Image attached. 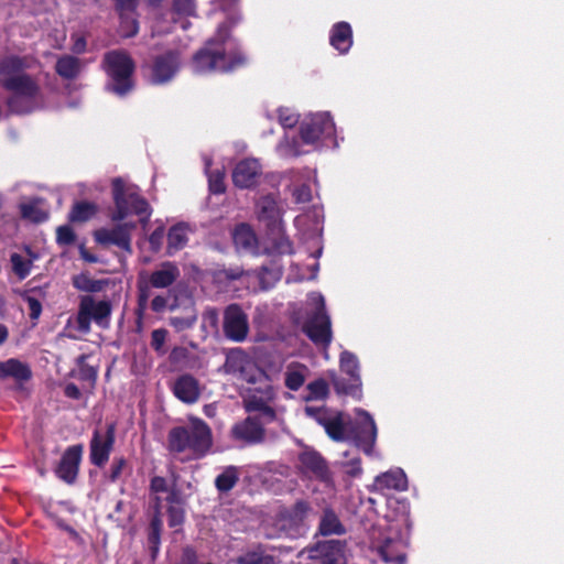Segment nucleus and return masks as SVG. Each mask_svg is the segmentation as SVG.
Here are the masks:
<instances>
[{
  "label": "nucleus",
  "mask_w": 564,
  "mask_h": 564,
  "mask_svg": "<svg viewBox=\"0 0 564 564\" xmlns=\"http://www.w3.org/2000/svg\"><path fill=\"white\" fill-rule=\"evenodd\" d=\"M262 167L257 159H245L238 162L232 171L234 184L240 188H250L258 184Z\"/></svg>",
  "instance_id": "2eb2a0df"
},
{
  "label": "nucleus",
  "mask_w": 564,
  "mask_h": 564,
  "mask_svg": "<svg viewBox=\"0 0 564 564\" xmlns=\"http://www.w3.org/2000/svg\"><path fill=\"white\" fill-rule=\"evenodd\" d=\"M310 301L316 312L305 323L304 332L315 344L327 347L332 341V328L329 316L325 312L324 297L318 293H312Z\"/></svg>",
  "instance_id": "9d476101"
},
{
  "label": "nucleus",
  "mask_w": 564,
  "mask_h": 564,
  "mask_svg": "<svg viewBox=\"0 0 564 564\" xmlns=\"http://www.w3.org/2000/svg\"><path fill=\"white\" fill-rule=\"evenodd\" d=\"M112 193L116 209L111 218L120 224L112 228L97 229L94 236L98 243L115 245L131 253V231L135 228V224L126 220L129 216L137 215L140 224L145 226L151 216V210L149 204L139 196L135 187L127 185L120 178L112 182Z\"/></svg>",
  "instance_id": "f257e3e1"
},
{
  "label": "nucleus",
  "mask_w": 564,
  "mask_h": 564,
  "mask_svg": "<svg viewBox=\"0 0 564 564\" xmlns=\"http://www.w3.org/2000/svg\"><path fill=\"white\" fill-rule=\"evenodd\" d=\"M80 69L82 64L79 59L73 56H63L56 63V72L65 78L75 77Z\"/></svg>",
  "instance_id": "2f4dec72"
},
{
  "label": "nucleus",
  "mask_w": 564,
  "mask_h": 564,
  "mask_svg": "<svg viewBox=\"0 0 564 564\" xmlns=\"http://www.w3.org/2000/svg\"><path fill=\"white\" fill-rule=\"evenodd\" d=\"M169 443L172 451L189 452L193 457H200L212 446V432L199 419H191L187 426L176 427L170 432Z\"/></svg>",
  "instance_id": "39448f33"
},
{
  "label": "nucleus",
  "mask_w": 564,
  "mask_h": 564,
  "mask_svg": "<svg viewBox=\"0 0 564 564\" xmlns=\"http://www.w3.org/2000/svg\"><path fill=\"white\" fill-rule=\"evenodd\" d=\"M319 531L323 535L341 534L344 528L334 512L325 511L321 520Z\"/></svg>",
  "instance_id": "473e14b6"
},
{
  "label": "nucleus",
  "mask_w": 564,
  "mask_h": 564,
  "mask_svg": "<svg viewBox=\"0 0 564 564\" xmlns=\"http://www.w3.org/2000/svg\"><path fill=\"white\" fill-rule=\"evenodd\" d=\"M234 242L238 250L253 252L257 247V237L248 225L238 226L232 235Z\"/></svg>",
  "instance_id": "7c9ffc66"
},
{
  "label": "nucleus",
  "mask_w": 564,
  "mask_h": 564,
  "mask_svg": "<svg viewBox=\"0 0 564 564\" xmlns=\"http://www.w3.org/2000/svg\"><path fill=\"white\" fill-rule=\"evenodd\" d=\"M180 276L178 267L170 261L161 263L151 273L142 272L138 280L139 306L144 308L151 296V288L165 289L172 285Z\"/></svg>",
  "instance_id": "1a4fd4ad"
},
{
  "label": "nucleus",
  "mask_w": 564,
  "mask_h": 564,
  "mask_svg": "<svg viewBox=\"0 0 564 564\" xmlns=\"http://www.w3.org/2000/svg\"><path fill=\"white\" fill-rule=\"evenodd\" d=\"M258 279L261 284V289L265 290L270 288L278 279V273L269 272L267 269H263L261 273L258 274Z\"/></svg>",
  "instance_id": "09e8293b"
},
{
  "label": "nucleus",
  "mask_w": 564,
  "mask_h": 564,
  "mask_svg": "<svg viewBox=\"0 0 564 564\" xmlns=\"http://www.w3.org/2000/svg\"><path fill=\"white\" fill-rule=\"evenodd\" d=\"M302 467L306 473L312 474L317 478H325L327 468L324 459L315 452H304L300 456Z\"/></svg>",
  "instance_id": "c85d7f7f"
},
{
  "label": "nucleus",
  "mask_w": 564,
  "mask_h": 564,
  "mask_svg": "<svg viewBox=\"0 0 564 564\" xmlns=\"http://www.w3.org/2000/svg\"><path fill=\"white\" fill-rule=\"evenodd\" d=\"M332 549L335 550L336 556L328 564H346L341 554V544L339 542H332Z\"/></svg>",
  "instance_id": "13d9d810"
},
{
  "label": "nucleus",
  "mask_w": 564,
  "mask_h": 564,
  "mask_svg": "<svg viewBox=\"0 0 564 564\" xmlns=\"http://www.w3.org/2000/svg\"><path fill=\"white\" fill-rule=\"evenodd\" d=\"M238 564H273L274 560L271 555L264 553L261 547H257L241 555L237 560Z\"/></svg>",
  "instance_id": "72a5a7b5"
},
{
  "label": "nucleus",
  "mask_w": 564,
  "mask_h": 564,
  "mask_svg": "<svg viewBox=\"0 0 564 564\" xmlns=\"http://www.w3.org/2000/svg\"><path fill=\"white\" fill-rule=\"evenodd\" d=\"M25 67V61L19 57H9L0 65L2 84L12 93L9 107L15 112H29L40 106L39 87L22 73Z\"/></svg>",
  "instance_id": "20e7f679"
},
{
  "label": "nucleus",
  "mask_w": 564,
  "mask_h": 564,
  "mask_svg": "<svg viewBox=\"0 0 564 564\" xmlns=\"http://www.w3.org/2000/svg\"><path fill=\"white\" fill-rule=\"evenodd\" d=\"M293 196L296 203H307L311 200V188L307 184H301L293 189Z\"/></svg>",
  "instance_id": "de8ad7c7"
},
{
  "label": "nucleus",
  "mask_w": 564,
  "mask_h": 564,
  "mask_svg": "<svg viewBox=\"0 0 564 564\" xmlns=\"http://www.w3.org/2000/svg\"><path fill=\"white\" fill-rule=\"evenodd\" d=\"M275 250L279 253H291L292 252V243L288 237L281 236L275 243Z\"/></svg>",
  "instance_id": "5fc2aeb1"
},
{
  "label": "nucleus",
  "mask_w": 564,
  "mask_h": 564,
  "mask_svg": "<svg viewBox=\"0 0 564 564\" xmlns=\"http://www.w3.org/2000/svg\"><path fill=\"white\" fill-rule=\"evenodd\" d=\"M83 448L82 446H72L63 455L57 467V475L66 482H73L78 473Z\"/></svg>",
  "instance_id": "4be33fe9"
},
{
  "label": "nucleus",
  "mask_w": 564,
  "mask_h": 564,
  "mask_svg": "<svg viewBox=\"0 0 564 564\" xmlns=\"http://www.w3.org/2000/svg\"><path fill=\"white\" fill-rule=\"evenodd\" d=\"M3 306H4V301H3V299L0 296V312L2 311Z\"/></svg>",
  "instance_id": "0e129e2a"
},
{
  "label": "nucleus",
  "mask_w": 564,
  "mask_h": 564,
  "mask_svg": "<svg viewBox=\"0 0 564 564\" xmlns=\"http://www.w3.org/2000/svg\"><path fill=\"white\" fill-rule=\"evenodd\" d=\"M138 0H119L117 9L120 15V33L124 37H130L138 32V22L135 20V9Z\"/></svg>",
  "instance_id": "412c9836"
},
{
  "label": "nucleus",
  "mask_w": 564,
  "mask_h": 564,
  "mask_svg": "<svg viewBox=\"0 0 564 564\" xmlns=\"http://www.w3.org/2000/svg\"><path fill=\"white\" fill-rule=\"evenodd\" d=\"M151 491L154 496V516L151 521V531L149 534V540L153 545L156 546L160 541V533L162 529L161 502L163 500H174L175 497L178 495L167 486L166 480L162 477H154L151 480Z\"/></svg>",
  "instance_id": "f8f14e48"
},
{
  "label": "nucleus",
  "mask_w": 564,
  "mask_h": 564,
  "mask_svg": "<svg viewBox=\"0 0 564 564\" xmlns=\"http://www.w3.org/2000/svg\"><path fill=\"white\" fill-rule=\"evenodd\" d=\"M25 302L28 304V308L30 311L31 318H33V319L39 318V316L41 315V312H42L41 303L32 296H28L25 299Z\"/></svg>",
  "instance_id": "3c124183"
},
{
  "label": "nucleus",
  "mask_w": 564,
  "mask_h": 564,
  "mask_svg": "<svg viewBox=\"0 0 564 564\" xmlns=\"http://www.w3.org/2000/svg\"><path fill=\"white\" fill-rule=\"evenodd\" d=\"M111 315V305L106 300H97L94 296L80 297L76 318L68 319L67 326L79 334H88L90 324L95 322L100 327H107Z\"/></svg>",
  "instance_id": "423d86ee"
},
{
  "label": "nucleus",
  "mask_w": 564,
  "mask_h": 564,
  "mask_svg": "<svg viewBox=\"0 0 564 564\" xmlns=\"http://www.w3.org/2000/svg\"><path fill=\"white\" fill-rule=\"evenodd\" d=\"M73 285L84 292H99L102 290L104 283L91 279L89 275L82 273L73 278Z\"/></svg>",
  "instance_id": "f704fd0d"
},
{
  "label": "nucleus",
  "mask_w": 564,
  "mask_h": 564,
  "mask_svg": "<svg viewBox=\"0 0 564 564\" xmlns=\"http://www.w3.org/2000/svg\"><path fill=\"white\" fill-rule=\"evenodd\" d=\"M73 51L76 53H82L86 47V39L84 35L76 33L73 35Z\"/></svg>",
  "instance_id": "6e6d98bb"
},
{
  "label": "nucleus",
  "mask_w": 564,
  "mask_h": 564,
  "mask_svg": "<svg viewBox=\"0 0 564 564\" xmlns=\"http://www.w3.org/2000/svg\"><path fill=\"white\" fill-rule=\"evenodd\" d=\"M189 234V227L184 224L173 226L167 234V252L173 254L183 249L188 241Z\"/></svg>",
  "instance_id": "bb28decb"
},
{
  "label": "nucleus",
  "mask_w": 564,
  "mask_h": 564,
  "mask_svg": "<svg viewBox=\"0 0 564 564\" xmlns=\"http://www.w3.org/2000/svg\"><path fill=\"white\" fill-rule=\"evenodd\" d=\"M104 68L110 77L109 90L122 96L132 89L134 64L127 53L121 51L107 53L104 58Z\"/></svg>",
  "instance_id": "0eeeda50"
},
{
  "label": "nucleus",
  "mask_w": 564,
  "mask_h": 564,
  "mask_svg": "<svg viewBox=\"0 0 564 564\" xmlns=\"http://www.w3.org/2000/svg\"><path fill=\"white\" fill-rule=\"evenodd\" d=\"M232 435L239 441L256 443L262 440L263 430L258 422L248 417L232 427Z\"/></svg>",
  "instance_id": "5701e85b"
},
{
  "label": "nucleus",
  "mask_w": 564,
  "mask_h": 564,
  "mask_svg": "<svg viewBox=\"0 0 564 564\" xmlns=\"http://www.w3.org/2000/svg\"><path fill=\"white\" fill-rule=\"evenodd\" d=\"M307 416L313 417L326 431L334 441H354L362 451L370 455L377 438V426L371 415L361 410H356V424L341 412L323 408L305 406Z\"/></svg>",
  "instance_id": "f03ea898"
},
{
  "label": "nucleus",
  "mask_w": 564,
  "mask_h": 564,
  "mask_svg": "<svg viewBox=\"0 0 564 564\" xmlns=\"http://www.w3.org/2000/svg\"><path fill=\"white\" fill-rule=\"evenodd\" d=\"M375 487L381 491L386 489H393L398 491L406 490L408 479L402 469H394L381 474L375 480Z\"/></svg>",
  "instance_id": "b1692460"
},
{
  "label": "nucleus",
  "mask_w": 564,
  "mask_h": 564,
  "mask_svg": "<svg viewBox=\"0 0 564 564\" xmlns=\"http://www.w3.org/2000/svg\"><path fill=\"white\" fill-rule=\"evenodd\" d=\"M115 441V427L109 425L106 434L101 435L99 432L94 434L90 444V459L93 464L102 466L109 458L110 451Z\"/></svg>",
  "instance_id": "f3484780"
},
{
  "label": "nucleus",
  "mask_w": 564,
  "mask_h": 564,
  "mask_svg": "<svg viewBox=\"0 0 564 564\" xmlns=\"http://www.w3.org/2000/svg\"><path fill=\"white\" fill-rule=\"evenodd\" d=\"M209 164H210V162L206 161L205 166H206V173L208 175L209 189L212 193H215V194L224 193L225 188H226L225 183H224L225 173H224V171H220V170L209 172Z\"/></svg>",
  "instance_id": "58836bf2"
},
{
  "label": "nucleus",
  "mask_w": 564,
  "mask_h": 564,
  "mask_svg": "<svg viewBox=\"0 0 564 564\" xmlns=\"http://www.w3.org/2000/svg\"><path fill=\"white\" fill-rule=\"evenodd\" d=\"M82 256L83 258H85L87 260V258H91L90 254H86V252L84 250H82Z\"/></svg>",
  "instance_id": "69168bd1"
},
{
  "label": "nucleus",
  "mask_w": 564,
  "mask_h": 564,
  "mask_svg": "<svg viewBox=\"0 0 564 564\" xmlns=\"http://www.w3.org/2000/svg\"><path fill=\"white\" fill-rule=\"evenodd\" d=\"M0 378L25 381L31 378V370L26 364L12 358L0 362Z\"/></svg>",
  "instance_id": "393cba45"
},
{
  "label": "nucleus",
  "mask_w": 564,
  "mask_h": 564,
  "mask_svg": "<svg viewBox=\"0 0 564 564\" xmlns=\"http://www.w3.org/2000/svg\"><path fill=\"white\" fill-rule=\"evenodd\" d=\"M256 213L260 221L272 228V230L281 231L282 212L273 196L262 197L257 204Z\"/></svg>",
  "instance_id": "a211bd4d"
},
{
  "label": "nucleus",
  "mask_w": 564,
  "mask_h": 564,
  "mask_svg": "<svg viewBox=\"0 0 564 564\" xmlns=\"http://www.w3.org/2000/svg\"><path fill=\"white\" fill-rule=\"evenodd\" d=\"M202 328L207 334L217 333L218 313L215 310L208 308L204 312L202 318Z\"/></svg>",
  "instance_id": "79ce46f5"
},
{
  "label": "nucleus",
  "mask_w": 564,
  "mask_h": 564,
  "mask_svg": "<svg viewBox=\"0 0 564 564\" xmlns=\"http://www.w3.org/2000/svg\"><path fill=\"white\" fill-rule=\"evenodd\" d=\"M25 256L19 253H12L10 261L12 265V270L19 279H25L32 269V263L37 259V256L30 249H25Z\"/></svg>",
  "instance_id": "c756f323"
},
{
  "label": "nucleus",
  "mask_w": 564,
  "mask_h": 564,
  "mask_svg": "<svg viewBox=\"0 0 564 564\" xmlns=\"http://www.w3.org/2000/svg\"><path fill=\"white\" fill-rule=\"evenodd\" d=\"M238 480L237 470L232 467L227 468L216 478V487L220 491L230 490Z\"/></svg>",
  "instance_id": "ea45409f"
},
{
  "label": "nucleus",
  "mask_w": 564,
  "mask_h": 564,
  "mask_svg": "<svg viewBox=\"0 0 564 564\" xmlns=\"http://www.w3.org/2000/svg\"><path fill=\"white\" fill-rule=\"evenodd\" d=\"M167 307H169V300H167V297H165L163 295H156L151 301V308L156 313L164 312Z\"/></svg>",
  "instance_id": "603ef678"
},
{
  "label": "nucleus",
  "mask_w": 564,
  "mask_h": 564,
  "mask_svg": "<svg viewBox=\"0 0 564 564\" xmlns=\"http://www.w3.org/2000/svg\"><path fill=\"white\" fill-rule=\"evenodd\" d=\"M57 242L59 245H70L75 240V235L69 226H61L56 230Z\"/></svg>",
  "instance_id": "49530a36"
},
{
  "label": "nucleus",
  "mask_w": 564,
  "mask_h": 564,
  "mask_svg": "<svg viewBox=\"0 0 564 564\" xmlns=\"http://www.w3.org/2000/svg\"><path fill=\"white\" fill-rule=\"evenodd\" d=\"M164 237V230L163 228H159L155 231L152 232V235L149 238L150 245L153 250H159Z\"/></svg>",
  "instance_id": "864d4df0"
},
{
  "label": "nucleus",
  "mask_w": 564,
  "mask_h": 564,
  "mask_svg": "<svg viewBox=\"0 0 564 564\" xmlns=\"http://www.w3.org/2000/svg\"><path fill=\"white\" fill-rule=\"evenodd\" d=\"M173 9L181 15H194L196 2L195 0H173Z\"/></svg>",
  "instance_id": "37998d69"
},
{
  "label": "nucleus",
  "mask_w": 564,
  "mask_h": 564,
  "mask_svg": "<svg viewBox=\"0 0 564 564\" xmlns=\"http://www.w3.org/2000/svg\"><path fill=\"white\" fill-rule=\"evenodd\" d=\"M306 509H307V508H306V505H305V503H299V505H296V509H295V513H296L295 516H296V518H297V519H300V518L304 514V512L306 511Z\"/></svg>",
  "instance_id": "680f3d73"
},
{
  "label": "nucleus",
  "mask_w": 564,
  "mask_h": 564,
  "mask_svg": "<svg viewBox=\"0 0 564 564\" xmlns=\"http://www.w3.org/2000/svg\"><path fill=\"white\" fill-rule=\"evenodd\" d=\"M8 338V329L4 325L0 324V345Z\"/></svg>",
  "instance_id": "e2e57ef3"
},
{
  "label": "nucleus",
  "mask_w": 564,
  "mask_h": 564,
  "mask_svg": "<svg viewBox=\"0 0 564 564\" xmlns=\"http://www.w3.org/2000/svg\"><path fill=\"white\" fill-rule=\"evenodd\" d=\"M169 503V524L172 528H175L180 524H182L184 520V508H183V501L178 496L175 497V499H171L167 501Z\"/></svg>",
  "instance_id": "e433bc0d"
},
{
  "label": "nucleus",
  "mask_w": 564,
  "mask_h": 564,
  "mask_svg": "<svg viewBox=\"0 0 564 564\" xmlns=\"http://www.w3.org/2000/svg\"><path fill=\"white\" fill-rule=\"evenodd\" d=\"M225 334L235 341H241L248 334L246 314L237 305H230L225 312Z\"/></svg>",
  "instance_id": "dca6fc26"
},
{
  "label": "nucleus",
  "mask_w": 564,
  "mask_h": 564,
  "mask_svg": "<svg viewBox=\"0 0 564 564\" xmlns=\"http://www.w3.org/2000/svg\"><path fill=\"white\" fill-rule=\"evenodd\" d=\"M182 564H196L195 554L192 551H186Z\"/></svg>",
  "instance_id": "052dcab7"
},
{
  "label": "nucleus",
  "mask_w": 564,
  "mask_h": 564,
  "mask_svg": "<svg viewBox=\"0 0 564 564\" xmlns=\"http://www.w3.org/2000/svg\"><path fill=\"white\" fill-rule=\"evenodd\" d=\"M180 67L178 56L174 53L159 57L151 70L150 79L154 84L169 82Z\"/></svg>",
  "instance_id": "6ab92c4d"
},
{
  "label": "nucleus",
  "mask_w": 564,
  "mask_h": 564,
  "mask_svg": "<svg viewBox=\"0 0 564 564\" xmlns=\"http://www.w3.org/2000/svg\"><path fill=\"white\" fill-rule=\"evenodd\" d=\"M195 322H196V315L193 314V313L186 315L185 317H177V316H175V317H172L170 319L171 325L177 332H181V330H184V329H187V328L192 327Z\"/></svg>",
  "instance_id": "c03bdc74"
},
{
  "label": "nucleus",
  "mask_w": 564,
  "mask_h": 564,
  "mask_svg": "<svg viewBox=\"0 0 564 564\" xmlns=\"http://www.w3.org/2000/svg\"><path fill=\"white\" fill-rule=\"evenodd\" d=\"M173 393L184 403H195L200 395L199 382L191 375H182L173 383Z\"/></svg>",
  "instance_id": "aec40b11"
},
{
  "label": "nucleus",
  "mask_w": 564,
  "mask_h": 564,
  "mask_svg": "<svg viewBox=\"0 0 564 564\" xmlns=\"http://www.w3.org/2000/svg\"><path fill=\"white\" fill-rule=\"evenodd\" d=\"M330 44L340 53H347L352 44L351 28L347 22L335 24L330 33Z\"/></svg>",
  "instance_id": "a878e982"
},
{
  "label": "nucleus",
  "mask_w": 564,
  "mask_h": 564,
  "mask_svg": "<svg viewBox=\"0 0 564 564\" xmlns=\"http://www.w3.org/2000/svg\"><path fill=\"white\" fill-rule=\"evenodd\" d=\"M307 400H322L328 394V386L325 380L318 379L307 386Z\"/></svg>",
  "instance_id": "a19ab883"
},
{
  "label": "nucleus",
  "mask_w": 564,
  "mask_h": 564,
  "mask_svg": "<svg viewBox=\"0 0 564 564\" xmlns=\"http://www.w3.org/2000/svg\"><path fill=\"white\" fill-rule=\"evenodd\" d=\"M21 213L24 218L36 223L42 221L45 218V215L32 204L22 205Z\"/></svg>",
  "instance_id": "a18cd8bd"
},
{
  "label": "nucleus",
  "mask_w": 564,
  "mask_h": 564,
  "mask_svg": "<svg viewBox=\"0 0 564 564\" xmlns=\"http://www.w3.org/2000/svg\"><path fill=\"white\" fill-rule=\"evenodd\" d=\"M273 399L274 391L267 384L263 389L248 391L243 398L245 408L248 412H258L264 423L279 421L281 412L271 406Z\"/></svg>",
  "instance_id": "9b49d317"
},
{
  "label": "nucleus",
  "mask_w": 564,
  "mask_h": 564,
  "mask_svg": "<svg viewBox=\"0 0 564 564\" xmlns=\"http://www.w3.org/2000/svg\"><path fill=\"white\" fill-rule=\"evenodd\" d=\"M96 206L91 203H77L70 212L69 219L78 223L86 221L96 214Z\"/></svg>",
  "instance_id": "c9c22d12"
},
{
  "label": "nucleus",
  "mask_w": 564,
  "mask_h": 564,
  "mask_svg": "<svg viewBox=\"0 0 564 564\" xmlns=\"http://www.w3.org/2000/svg\"><path fill=\"white\" fill-rule=\"evenodd\" d=\"M245 55L237 51L236 43L228 39L227 25L221 24L214 39L193 59V70L206 74L214 70L228 72L245 64Z\"/></svg>",
  "instance_id": "7ed1b4c3"
},
{
  "label": "nucleus",
  "mask_w": 564,
  "mask_h": 564,
  "mask_svg": "<svg viewBox=\"0 0 564 564\" xmlns=\"http://www.w3.org/2000/svg\"><path fill=\"white\" fill-rule=\"evenodd\" d=\"M65 394L68 398L78 399L80 397V391L75 384L69 383L65 388Z\"/></svg>",
  "instance_id": "bf43d9fd"
},
{
  "label": "nucleus",
  "mask_w": 564,
  "mask_h": 564,
  "mask_svg": "<svg viewBox=\"0 0 564 564\" xmlns=\"http://www.w3.org/2000/svg\"><path fill=\"white\" fill-rule=\"evenodd\" d=\"M274 116L283 128H293L299 122V115L288 107H279L274 113L268 115L270 119Z\"/></svg>",
  "instance_id": "4c0bfd02"
},
{
  "label": "nucleus",
  "mask_w": 564,
  "mask_h": 564,
  "mask_svg": "<svg viewBox=\"0 0 564 564\" xmlns=\"http://www.w3.org/2000/svg\"><path fill=\"white\" fill-rule=\"evenodd\" d=\"M87 260L90 261V262H94L95 258H93V257L91 258H87Z\"/></svg>",
  "instance_id": "338daca9"
},
{
  "label": "nucleus",
  "mask_w": 564,
  "mask_h": 564,
  "mask_svg": "<svg viewBox=\"0 0 564 564\" xmlns=\"http://www.w3.org/2000/svg\"><path fill=\"white\" fill-rule=\"evenodd\" d=\"M346 471L350 476H358L361 474V466L359 459H352L351 462L345 463Z\"/></svg>",
  "instance_id": "4d7b16f0"
},
{
  "label": "nucleus",
  "mask_w": 564,
  "mask_h": 564,
  "mask_svg": "<svg viewBox=\"0 0 564 564\" xmlns=\"http://www.w3.org/2000/svg\"><path fill=\"white\" fill-rule=\"evenodd\" d=\"M300 133L304 143H315L322 138L333 137L335 124L328 112H319L302 122Z\"/></svg>",
  "instance_id": "ddd939ff"
},
{
  "label": "nucleus",
  "mask_w": 564,
  "mask_h": 564,
  "mask_svg": "<svg viewBox=\"0 0 564 564\" xmlns=\"http://www.w3.org/2000/svg\"><path fill=\"white\" fill-rule=\"evenodd\" d=\"M308 376V369L306 366L292 362L286 366L284 372V382L290 390H299L305 382Z\"/></svg>",
  "instance_id": "cd10ccee"
},
{
  "label": "nucleus",
  "mask_w": 564,
  "mask_h": 564,
  "mask_svg": "<svg viewBox=\"0 0 564 564\" xmlns=\"http://www.w3.org/2000/svg\"><path fill=\"white\" fill-rule=\"evenodd\" d=\"M167 332L165 329H155L152 332V347L160 351L162 350L165 339H166Z\"/></svg>",
  "instance_id": "8fccbe9b"
},
{
  "label": "nucleus",
  "mask_w": 564,
  "mask_h": 564,
  "mask_svg": "<svg viewBox=\"0 0 564 564\" xmlns=\"http://www.w3.org/2000/svg\"><path fill=\"white\" fill-rule=\"evenodd\" d=\"M406 539L400 535L397 524H390L384 531H372V546L386 563L404 564Z\"/></svg>",
  "instance_id": "6e6552de"
},
{
  "label": "nucleus",
  "mask_w": 564,
  "mask_h": 564,
  "mask_svg": "<svg viewBox=\"0 0 564 564\" xmlns=\"http://www.w3.org/2000/svg\"><path fill=\"white\" fill-rule=\"evenodd\" d=\"M340 369L349 376V384H344L341 380L332 375V381L338 392L347 394H358L360 392L359 364L355 355L349 351H343L340 355Z\"/></svg>",
  "instance_id": "4468645a"
},
{
  "label": "nucleus",
  "mask_w": 564,
  "mask_h": 564,
  "mask_svg": "<svg viewBox=\"0 0 564 564\" xmlns=\"http://www.w3.org/2000/svg\"><path fill=\"white\" fill-rule=\"evenodd\" d=\"M68 336L72 337V338H77V336L74 335V334H69Z\"/></svg>",
  "instance_id": "774afa93"
}]
</instances>
